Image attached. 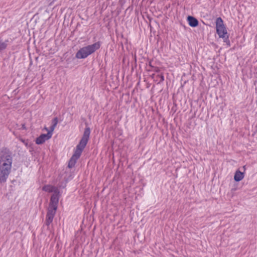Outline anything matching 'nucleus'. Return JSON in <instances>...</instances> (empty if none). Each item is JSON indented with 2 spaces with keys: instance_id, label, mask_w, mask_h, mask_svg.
<instances>
[{
  "instance_id": "f257e3e1",
  "label": "nucleus",
  "mask_w": 257,
  "mask_h": 257,
  "mask_svg": "<svg viewBox=\"0 0 257 257\" xmlns=\"http://www.w3.org/2000/svg\"><path fill=\"white\" fill-rule=\"evenodd\" d=\"M13 162L12 153L7 149L0 152V183H5L11 172Z\"/></svg>"
},
{
  "instance_id": "f03ea898",
  "label": "nucleus",
  "mask_w": 257,
  "mask_h": 257,
  "mask_svg": "<svg viewBox=\"0 0 257 257\" xmlns=\"http://www.w3.org/2000/svg\"><path fill=\"white\" fill-rule=\"evenodd\" d=\"M90 133V128L89 127H86L84 130L82 138L79 144L76 146V150L72 156V157L77 160L79 158L89 141Z\"/></svg>"
},
{
  "instance_id": "7ed1b4c3",
  "label": "nucleus",
  "mask_w": 257,
  "mask_h": 257,
  "mask_svg": "<svg viewBox=\"0 0 257 257\" xmlns=\"http://www.w3.org/2000/svg\"><path fill=\"white\" fill-rule=\"evenodd\" d=\"M100 46L101 42L98 41L93 44L83 47L76 53L75 57L77 59H85L98 50Z\"/></svg>"
},
{
  "instance_id": "20e7f679",
  "label": "nucleus",
  "mask_w": 257,
  "mask_h": 257,
  "mask_svg": "<svg viewBox=\"0 0 257 257\" xmlns=\"http://www.w3.org/2000/svg\"><path fill=\"white\" fill-rule=\"evenodd\" d=\"M215 24L217 34L220 38H223L225 35L227 34V31L222 19L220 17L217 18Z\"/></svg>"
},
{
  "instance_id": "39448f33",
  "label": "nucleus",
  "mask_w": 257,
  "mask_h": 257,
  "mask_svg": "<svg viewBox=\"0 0 257 257\" xmlns=\"http://www.w3.org/2000/svg\"><path fill=\"white\" fill-rule=\"evenodd\" d=\"M57 209L48 207L46 214L45 224L48 227L53 222L54 217L56 214Z\"/></svg>"
},
{
  "instance_id": "423d86ee",
  "label": "nucleus",
  "mask_w": 257,
  "mask_h": 257,
  "mask_svg": "<svg viewBox=\"0 0 257 257\" xmlns=\"http://www.w3.org/2000/svg\"><path fill=\"white\" fill-rule=\"evenodd\" d=\"M60 196V191L58 193H53L51 195L49 207L57 209Z\"/></svg>"
},
{
  "instance_id": "0eeeda50",
  "label": "nucleus",
  "mask_w": 257,
  "mask_h": 257,
  "mask_svg": "<svg viewBox=\"0 0 257 257\" xmlns=\"http://www.w3.org/2000/svg\"><path fill=\"white\" fill-rule=\"evenodd\" d=\"M52 134L48 131L47 134H42L36 139V144L41 145L52 138Z\"/></svg>"
},
{
  "instance_id": "6e6552de",
  "label": "nucleus",
  "mask_w": 257,
  "mask_h": 257,
  "mask_svg": "<svg viewBox=\"0 0 257 257\" xmlns=\"http://www.w3.org/2000/svg\"><path fill=\"white\" fill-rule=\"evenodd\" d=\"M42 190L44 191L54 193H58L59 190L58 187L51 185H46L42 187Z\"/></svg>"
},
{
  "instance_id": "1a4fd4ad",
  "label": "nucleus",
  "mask_w": 257,
  "mask_h": 257,
  "mask_svg": "<svg viewBox=\"0 0 257 257\" xmlns=\"http://www.w3.org/2000/svg\"><path fill=\"white\" fill-rule=\"evenodd\" d=\"M187 21L189 25L191 27H196L199 24L198 20L195 18L190 16L187 17Z\"/></svg>"
},
{
  "instance_id": "9d476101",
  "label": "nucleus",
  "mask_w": 257,
  "mask_h": 257,
  "mask_svg": "<svg viewBox=\"0 0 257 257\" xmlns=\"http://www.w3.org/2000/svg\"><path fill=\"white\" fill-rule=\"evenodd\" d=\"M152 77L154 79V81L157 83V84H160L164 80V76L162 73L158 74L157 75L153 74L152 75Z\"/></svg>"
},
{
  "instance_id": "9b49d317",
  "label": "nucleus",
  "mask_w": 257,
  "mask_h": 257,
  "mask_svg": "<svg viewBox=\"0 0 257 257\" xmlns=\"http://www.w3.org/2000/svg\"><path fill=\"white\" fill-rule=\"evenodd\" d=\"M244 178L243 173L240 172L239 170H237L234 176V179L236 182H239L241 181Z\"/></svg>"
},
{
  "instance_id": "f8f14e48",
  "label": "nucleus",
  "mask_w": 257,
  "mask_h": 257,
  "mask_svg": "<svg viewBox=\"0 0 257 257\" xmlns=\"http://www.w3.org/2000/svg\"><path fill=\"white\" fill-rule=\"evenodd\" d=\"M58 122V118L57 117H54L52 120L51 122V125L50 127V130L49 131V132H50L53 135V132L54 130H55L57 124Z\"/></svg>"
},
{
  "instance_id": "ddd939ff",
  "label": "nucleus",
  "mask_w": 257,
  "mask_h": 257,
  "mask_svg": "<svg viewBox=\"0 0 257 257\" xmlns=\"http://www.w3.org/2000/svg\"><path fill=\"white\" fill-rule=\"evenodd\" d=\"M8 41V40L4 41L3 39L0 38V52L7 47Z\"/></svg>"
},
{
  "instance_id": "4468645a",
  "label": "nucleus",
  "mask_w": 257,
  "mask_h": 257,
  "mask_svg": "<svg viewBox=\"0 0 257 257\" xmlns=\"http://www.w3.org/2000/svg\"><path fill=\"white\" fill-rule=\"evenodd\" d=\"M77 160V159L72 157L69 161V163L68 165V168H73L75 166Z\"/></svg>"
},
{
  "instance_id": "2eb2a0df",
  "label": "nucleus",
  "mask_w": 257,
  "mask_h": 257,
  "mask_svg": "<svg viewBox=\"0 0 257 257\" xmlns=\"http://www.w3.org/2000/svg\"><path fill=\"white\" fill-rule=\"evenodd\" d=\"M223 39V42L226 43L228 47L230 46V42L229 40L228 35H225L223 38H222Z\"/></svg>"
},
{
  "instance_id": "dca6fc26",
  "label": "nucleus",
  "mask_w": 257,
  "mask_h": 257,
  "mask_svg": "<svg viewBox=\"0 0 257 257\" xmlns=\"http://www.w3.org/2000/svg\"><path fill=\"white\" fill-rule=\"evenodd\" d=\"M149 71H153L156 73H159L160 72V68L158 67H152V68L151 70H149Z\"/></svg>"
},
{
  "instance_id": "f3484780",
  "label": "nucleus",
  "mask_w": 257,
  "mask_h": 257,
  "mask_svg": "<svg viewBox=\"0 0 257 257\" xmlns=\"http://www.w3.org/2000/svg\"><path fill=\"white\" fill-rule=\"evenodd\" d=\"M20 140H21V142H22L24 144H25V146H28V142H27V141H26V140H24V139H20Z\"/></svg>"
},
{
  "instance_id": "a211bd4d",
  "label": "nucleus",
  "mask_w": 257,
  "mask_h": 257,
  "mask_svg": "<svg viewBox=\"0 0 257 257\" xmlns=\"http://www.w3.org/2000/svg\"><path fill=\"white\" fill-rule=\"evenodd\" d=\"M44 130H46V131H47V133H48V131H49V130H50V128H48V127H46V126H45V127H44Z\"/></svg>"
},
{
  "instance_id": "6ab92c4d",
  "label": "nucleus",
  "mask_w": 257,
  "mask_h": 257,
  "mask_svg": "<svg viewBox=\"0 0 257 257\" xmlns=\"http://www.w3.org/2000/svg\"><path fill=\"white\" fill-rule=\"evenodd\" d=\"M149 66L151 67V69L152 68V67H154L153 66H152L151 62H149Z\"/></svg>"
}]
</instances>
